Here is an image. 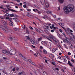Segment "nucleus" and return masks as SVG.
I'll list each match as a JSON object with an SVG mask.
<instances>
[{
  "instance_id": "42",
  "label": "nucleus",
  "mask_w": 75,
  "mask_h": 75,
  "mask_svg": "<svg viewBox=\"0 0 75 75\" xmlns=\"http://www.w3.org/2000/svg\"><path fill=\"white\" fill-rule=\"evenodd\" d=\"M10 17H14V15L13 14H11L10 15Z\"/></svg>"
},
{
  "instance_id": "31",
  "label": "nucleus",
  "mask_w": 75,
  "mask_h": 75,
  "mask_svg": "<svg viewBox=\"0 0 75 75\" xmlns=\"http://www.w3.org/2000/svg\"><path fill=\"white\" fill-rule=\"evenodd\" d=\"M26 33L27 34H29V32L28 30V29H26Z\"/></svg>"
},
{
  "instance_id": "18",
  "label": "nucleus",
  "mask_w": 75,
  "mask_h": 75,
  "mask_svg": "<svg viewBox=\"0 0 75 75\" xmlns=\"http://www.w3.org/2000/svg\"><path fill=\"white\" fill-rule=\"evenodd\" d=\"M34 29L36 30V31H37L38 33H40V30H38L37 28H34Z\"/></svg>"
},
{
  "instance_id": "13",
  "label": "nucleus",
  "mask_w": 75,
  "mask_h": 75,
  "mask_svg": "<svg viewBox=\"0 0 75 75\" xmlns=\"http://www.w3.org/2000/svg\"><path fill=\"white\" fill-rule=\"evenodd\" d=\"M40 2L42 5L44 4L45 3V0H40Z\"/></svg>"
},
{
  "instance_id": "54",
  "label": "nucleus",
  "mask_w": 75,
  "mask_h": 75,
  "mask_svg": "<svg viewBox=\"0 0 75 75\" xmlns=\"http://www.w3.org/2000/svg\"><path fill=\"white\" fill-rule=\"evenodd\" d=\"M58 47H59V48H62V47L61 46H60V45H58Z\"/></svg>"
},
{
  "instance_id": "38",
  "label": "nucleus",
  "mask_w": 75,
  "mask_h": 75,
  "mask_svg": "<svg viewBox=\"0 0 75 75\" xmlns=\"http://www.w3.org/2000/svg\"><path fill=\"white\" fill-rule=\"evenodd\" d=\"M62 34H63V35L64 36V37H66V35L65 34V33H63Z\"/></svg>"
},
{
  "instance_id": "28",
  "label": "nucleus",
  "mask_w": 75,
  "mask_h": 75,
  "mask_svg": "<svg viewBox=\"0 0 75 75\" xmlns=\"http://www.w3.org/2000/svg\"><path fill=\"white\" fill-rule=\"evenodd\" d=\"M42 40V38L40 37L38 39V41H41V40Z\"/></svg>"
},
{
  "instance_id": "35",
  "label": "nucleus",
  "mask_w": 75,
  "mask_h": 75,
  "mask_svg": "<svg viewBox=\"0 0 75 75\" xmlns=\"http://www.w3.org/2000/svg\"><path fill=\"white\" fill-rule=\"evenodd\" d=\"M44 31L45 32V33H48V30H47V29H45L44 30Z\"/></svg>"
},
{
  "instance_id": "4",
  "label": "nucleus",
  "mask_w": 75,
  "mask_h": 75,
  "mask_svg": "<svg viewBox=\"0 0 75 75\" xmlns=\"http://www.w3.org/2000/svg\"><path fill=\"white\" fill-rule=\"evenodd\" d=\"M6 6L7 7V8H8V10H10V11H11L12 12H16V13H17V12H18V11H16L13 9L8 8V7H9V8H10V5H6Z\"/></svg>"
},
{
  "instance_id": "53",
  "label": "nucleus",
  "mask_w": 75,
  "mask_h": 75,
  "mask_svg": "<svg viewBox=\"0 0 75 75\" xmlns=\"http://www.w3.org/2000/svg\"><path fill=\"white\" fill-rule=\"evenodd\" d=\"M59 31H60V33H62V30L60 29L59 30Z\"/></svg>"
},
{
  "instance_id": "62",
  "label": "nucleus",
  "mask_w": 75,
  "mask_h": 75,
  "mask_svg": "<svg viewBox=\"0 0 75 75\" xmlns=\"http://www.w3.org/2000/svg\"><path fill=\"white\" fill-rule=\"evenodd\" d=\"M55 69L56 70H57V71H59V69H58L57 68H56Z\"/></svg>"
},
{
  "instance_id": "46",
  "label": "nucleus",
  "mask_w": 75,
  "mask_h": 75,
  "mask_svg": "<svg viewBox=\"0 0 75 75\" xmlns=\"http://www.w3.org/2000/svg\"><path fill=\"white\" fill-rule=\"evenodd\" d=\"M52 64H53V65H55V62H52Z\"/></svg>"
},
{
  "instance_id": "14",
  "label": "nucleus",
  "mask_w": 75,
  "mask_h": 75,
  "mask_svg": "<svg viewBox=\"0 0 75 75\" xmlns=\"http://www.w3.org/2000/svg\"><path fill=\"white\" fill-rule=\"evenodd\" d=\"M30 42H31L32 44H35V40H30Z\"/></svg>"
},
{
  "instance_id": "26",
  "label": "nucleus",
  "mask_w": 75,
  "mask_h": 75,
  "mask_svg": "<svg viewBox=\"0 0 75 75\" xmlns=\"http://www.w3.org/2000/svg\"><path fill=\"white\" fill-rule=\"evenodd\" d=\"M49 36L50 37V38H52H52H53L54 37V36L51 34H49Z\"/></svg>"
},
{
  "instance_id": "55",
  "label": "nucleus",
  "mask_w": 75,
  "mask_h": 75,
  "mask_svg": "<svg viewBox=\"0 0 75 75\" xmlns=\"http://www.w3.org/2000/svg\"><path fill=\"white\" fill-rule=\"evenodd\" d=\"M15 21L16 22L17 21V20H18V19L17 18H15Z\"/></svg>"
},
{
  "instance_id": "51",
  "label": "nucleus",
  "mask_w": 75,
  "mask_h": 75,
  "mask_svg": "<svg viewBox=\"0 0 75 75\" xmlns=\"http://www.w3.org/2000/svg\"><path fill=\"white\" fill-rule=\"evenodd\" d=\"M44 42L42 41L41 42V44H42V45H44Z\"/></svg>"
},
{
  "instance_id": "34",
  "label": "nucleus",
  "mask_w": 75,
  "mask_h": 75,
  "mask_svg": "<svg viewBox=\"0 0 75 75\" xmlns=\"http://www.w3.org/2000/svg\"><path fill=\"white\" fill-rule=\"evenodd\" d=\"M14 30L15 31H17V30H18V29L16 28H14Z\"/></svg>"
},
{
  "instance_id": "1",
  "label": "nucleus",
  "mask_w": 75,
  "mask_h": 75,
  "mask_svg": "<svg viewBox=\"0 0 75 75\" xmlns=\"http://www.w3.org/2000/svg\"><path fill=\"white\" fill-rule=\"evenodd\" d=\"M74 11V6L73 5H69L67 6H65L64 8V11L65 14H69L70 11L73 13Z\"/></svg>"
},
{
  "instance_id": "64",
  "label": "nucleus",
  "mask_w": 75,
  "mask_h": 75,
  "mask_svg": "<svg viewBox=\"0 0 75 75\" xmlns=\"http://www.w3.org/2000/svg\"><path fill=\"white\" fill-rule=\"evenodd\" d=\"M73 71H74V72H75V69H72Z\"/></svg>"
},
{
  "instance_id": "37",
  "label": "nucleus",
  "mask_w": 75,
  "mask_h": 75,
  "mask_svg": "<svg viewBox=\"0 0 75 75\" xmlns=\"http://www.w3.org/2000/svg\"><path fill=\"white\" fill-rule=\"evenodd\" d=\"M26 39H27V40H30V38L28 36H26Z\"/></svg>"
},
{
  "instance_id": "56",
  "label": "nucleus",
  "mask_w": 75,
  "mask_h": 75,
  "mask_svg": "<svg viewBox=\"0 0 75 75\" xmlns=\"http://www.w3.org/2000/svg\"><path fill=\"white\" fill-rule=\"evenodd\" d=\"M69 31H70V32H71V33H73V31H72V30H70Z\"/></svg>"
},
{
  "instance_id": "7",
  "label": "nucleus",
  "mask_w": 75,
  "mask_h": 75,
  "mask_svg": "<svg viewBox=\"0 0 75 75\" xmlns=\"http://www.w3.org/2000/svg\"><path fill=\"white\" fill-rule=\"evenodd\" d=\"M2 52L3 54H6V55H8V51L6 50H3L2 51Z\"/></svg>"
},
{
  "instance_id": "60",
  "label": "nucleus",
  "mask_w": 75,
  "mask_h": 75,
  "mask_svg": "<svg viewBox=\"0 0 75 75\" xmlns=\"http://www.w3.org/2000/svg\"><path fill=\"white\" fill-rule=\"evenodd\" d=\"M71 61L72 62H74H74H75V61H74V60L72 59L71 60Z\"/></svg>"
},
{
  "instance_id": "10",
  "label": "nucleus",
  "mask_w": 75,
  "mask_h": 75,
  "mask_svg": "<svg viewBox=\"0 0 75 75\" xmlns=\"http://www.w3.org/2000/svg\"><path fill=\"white\" fill-rule=\"evenodd\" d=\"M43 52L44 54H47V51L45 49H43Z\"/></svg>"
},
{
  "instance_id": "11",
  "label": "nucleus",
  "mask_w": 75,
  "mask_h": 75,
  "mask_svg": "<svg viewBox=\"0 0 75 75\" xmlns=\"http://www.w3.org/2000/svg\"><path fill=\"white\" fill-rule=\"evenodd\" d=\"M49 4H48L47 2L45 3V6L46 7L48 8V7H49Z\"/></svg>"
},
{
  "instance_id": "24",
  "label": "nucleus",
  "mask_w": 75,
  "mask_h": 75,
  "mask_svg": "<svg viewBox=\"0 0 75 75\" xmlns=\"http://www.w3.org/2000/svg\"><path fill=\"white\" fill-rule=\"evenodd\" d=\"M58 1H59L60 3H62L64 2V0H58Z\"/></svg>"
},
{
  "instance_id": "48",
  "label": "nucleus",
  "mask_w": 75,
  "mask_h": 75,
  "mask_svg": "<svg viewBox=\"0 0 75 75\" xmlns=\"http://www.w3.org/2000/svg\"><path fill=\"white\" fill-rule=\"evenodd\" d=\"M5 16H9V14L8 13H6Z\"/></svg>"
},
{
  "instance_id": "22",
  "label": "nucleus",
  "mask_w": 75,
  "mask_h": 75,
  "mask_svg": "<svg viewBox=\"0 0 75 75\" xmlns=\"http://www.w3.org/2000/svg\"><path fill=\"white\" fill-rule=\"evenodd\" d=\"M46 13L47 14H51L52 12L50 11H46Z\"/></svg>"
},
{
  "instance_id": "44",
  "label": "nucleus",
  "mask_w": 75,
  "mask_h": 75,
  "mask_svg": "<svg viewBox=\"0 0 75 75\" xmlns=\"http://www.w3.org/2000/svg\"><path fill=\"white\" fill-rule=\"evenodd\" d=\"M27 11H31V9H27Z\"/></svg>"
},
{
  "instance_id": "52",
  "label": "nucleus",
  "mask_w": 75,
  "mask_h": 75,
  "mask_svg": "<svg viewBox=\"0 0 75 75\" xmlns=\"http://www.w3.org/2000/svg\"><path fill=\"white\" fill-rule=\"evenodd\" d=\"M44 16L46 18H48V17L47 15H45Z\"/></svg>"
},
{
  "instance_id": "49",
  "label": "nucleus",
  "mask_w": 75,
  "mask_h": 75,
  "mask_svg": "<svg viewBox=\"0 0 75 75\" xmlns=\"http://www.w3.org/2000/svg\"><path fill=\"white\" fill-rule=\"evenodd\" d=\"M30 63L32 64V65H34V64H35V63H34V62H31Z\"/></svg>"
},
{
  "instance_id": "29",
  "label": "nucleus",
  "mask_w": 75,
  "mask_h": 75,
  "mask_svg": "<svg viewBox=\"0 0 75 75\" xmlns=\"http://www.w3.org/2000/svg\"><path fill=\"white\" fill-rule=\"evenodd\" d=\"M46 38H47V40H49V41H51V42H52V40H51L49 38H48V37L47 36V37H46Z\"/></svg>"
},
{
  "instance_id": "3",
  "label": "nucleus",
  "mask_w": 75,
  "mask_h": 75,
  "mask_svg": "<svg viewBox=\"0 0 75 75\" xmlns=\"http://www.w3.org/2000/svg\"><path fill=\"white\" fill-rule=\"evenodd\" d=\"M2 30L6 34H7V33H9V32H10V30H9V29H8V27H7L6 26V27H5V29L2 28Z\"/></svg>"
},
{
  "instance_id": "9",
  "label": "nucleus",
  "mask_w": 75,
  "mask_h": 75,
  "mask_svg": "<svg viewBox=\"0 0 75 75\" xmlns=\"http://www.w3.org/2000/svg\"><path fill=\"white\" fill-rule=\"evenodd\" d=\"M19 55L20 56V57H21V58H22L24 60L25 57L23 56V55H22V54H21V53H19Z\"/></svg>"
},
{
  "instance_id": "57",
  "label": "nucleus",
  "mask_w": 75,
  "mask_h": 75,
  "mask_svg": "<svg viewBox=\"0 0 75 75\" xmlns=\"http://www.w3.org/2000/svg\"><path fill=\"white\" fill-rule=\"evenodd\" d=\"M60 11V7L59 6L58 9V11Z\"/></svg>"
},
{
  "instance_id": "32",
  "label": "nucleus",
  "mask_w": 75,
  "mask_h": 75,
  "mask_svg": "<svg viewBox=\"0 0 75 75\" xmlns=\"http://www.w3.org/2000/svg\"><path fill=\"white\" fill-rule=\"evenodd\" d=\"M24 61H25L26 62H28V59H26V58H25L24 59Z\"/></svg>"
},
{
  "instance_id": "16",
  "label": "nucleus",
  "mask_w": 75,
  "mask_h": 75,
  "mask_svg": "<svg viewBox=\"0 0 75 75\" xmlns=\"http://www.w3.org/2000/svg\"><path fill=\"white\" fill-rule=\"evenodd\" d=\"M52 39L53 40L54 42H57V41L56 39H55V38L54 37L52 38Z\"/></svg>"
},
{
  "instance_id": "36",
  "label": "nucleus",
  "mask_w": 75,
  "mask_h": 75,
  "mask_svg": "<svg viewBox=\"0 0 75 75\" xmlns=\"http://www.w3.org/2000/svg\"><path fill=\"white\" fill-rule=\"evenodd\" d=\"M0 18H1V19H4V17L3 16H0Z\"/></svg>"
},
{
  "instance_id": "40",
  "label": "nucleus",
  "mask_w": 75,
  "mask_h": 75,
  "mask_svg": "<svg viewBox=\"0 0 75 75\" xmlns=\"http://www.w3.org/2000/svg\"><path fill=\"white\" fill-rule=\"evenodd\" d=\"M73 25H74V27L73 28L74 30L75 31V24L73 23Z\"/></svg>"
},
{
  "instance_id": "63",
  "label": "nucleus",
  "mask_w": 75,
  "mask_h": 75,
  "mask_svg": "<svg viewBox=\"0 0 75 75\" xmlns=\"http://www.w3.org/2000/svg\"><path fill=\"white\" fill-rule=\"evenodd\" d=\"M46 26H45V27H44V29H47V28H46Z\"/></svg>"
},
{
  "instance_id": "47",
  "label": "nucleus",
  "mask_w": 75,
  "mask_h": 75,
  "mask_svg": "<svg viewBox=\"0 0 75 75\" xmlns=\"http://www.w3.org/2000/svg\"><path fill=\"white\" fill-rule=\"evenodd\" d=\"M40 49H41V50H42V49H43V47H42V46H40Z\"/></svg>"
},
{
  "instance_id": "20",
  "label": "nucleus",
  "mask_w": 75,
  "mask_h": 75,
  "mask_svg": "<svg viewBox=\"0 0 75 75\" xmlns=\"http://www.w3.org/2000/svg\"><path fill=\"white\" fill-rule=\"evenodd\" d=\"M8 41H11L13 40V38H12L10 37L9 38H8Z\"/></svg>"
},
{
  "instance_id": "25",
  "label": "nucleus",
  "mask_w": 75,
  "mask_h": 75,
  "mask_svg": "<svg viewBox=\"0 0 75 75\" xmlns=\"http://www.w3.org/2000/svg\"><path fill=\"white\" fill-rule=\"evenodd\" d=\"M59 24L61 26H64V23H59Z\"/></svg>"
},
{
  "instance_id": "58",
  "label": "nucleus",
  "mask_w": 75,
  "mask_h": 75,
  "mask_svg": "<svg viewBox=\"0 0 75 75\" xmlns=\"http://www.w3.org/2000/svg\"><path fill=\"white\" fill-rule=\"evenodd\" d=\"M29 28L31 29V30H33V28H32L31 26H30Z\"/></svg>"
},
{
  "instance_id": "12",
  "label": "nucleus",
  "mask_w": 75,
  "mask_h": 75,
  "mask_svg": "<svg viewBox=\"0 0 75 75\" xmlns=\"http://www.w3.org/2000/svg\"><path fill=\"white\" fill-rule=\"evenodd\" d=\"M44 45L47 47L48 45V42H44Z\"/></svg>"
},
{
  "instance_id": "33",
  "label": "nucleus",
  "mask_w": 75,
  "mask_h": 75,
  "mask_svg": "<svg viewBox=\"0 0 75 75\" xmlns=\"http://www.w3.org/2000/svg\"><path fill=\"white\" fill-rule=\"evenodd\" d=\"M57 35L59 38H61V35H60V34H59L57 33Z\"/></svg>"
},
{
  "instance_id": "2",
  "label": "nucleus",
  "mask_w": 75,
  "mask_h": 75,
  "mask_svg": "<svg viewBox=\"0 0 75 75\" xmlns=\"http://www.w3.org/2000/svg\"><path fill=\"white\" fill-rule=\"evenodd\" d=\"M17 50L16 49H11L9 51H8V55H14L16 54Z\"/></svg>"
},
{
  "instance_id": "15",
  "label": "nucleus",
  "mask_w": 75,
  "mask_h": 75,
  "mask_svg": "<svg viewBox=\"0 0 75 75\" xmlns=\"http://www.w3.org/2000/svg\"><path fill=\"white\" fill-rule=\"evenodd\" d=\"M9 24L10 26H13V22L11 21L9 22Z\"/></svg>"
},
{
  "instance_id": "27",
  "label": "nucleus",
  "mask_w": 75,
  "mask_h": 75,
  "mask_svg": "<svg viewBox=\"0 0 75 75\" xmlns=\"http://www.w3.org/2000/svg\"><path fill=\"white\" fill-rule=\"evenodd\" d=\"M69 46H70L71 48H73L74 47H73V46L72 45V44H69Z\"/></svg>"
},
{
  "instance_id": "45",
  "label": "nucleus",
  "mask_w": 75,
  "mask_h": 75,
  "mask_svg": "<svg viewBox=\"0 0 75 75\" xmlns=\"http://www.w3.org/2000/svg\"><path fill=\"white\" fill-rule=\"evenodd\" d=\"M15 1H16L18 3H20V0H15Z\"/></svg>"
},
{
  "instance_id": "43",
  "label": "nucleus",
  "mask_w": 75,
  "mask_h": 75,
  "mask_svg": "<svg viewBox=\"0 0 75 75\" xmlns=\"http://www.w3.org/2000/svg\"><path fill=\"white\" fill-rule=\"evenodd\" d=\"M64 46L65 47V48H66L67 49H68V47H67V46L65 44H64Z\"/></svg>"
},
{
  "instance_id": "21",
  "label": "nucleus",
  "mask_w": 75,
  "mask_h": 75,
  "mask_svg": "<svg viewBox=\"0 0 75 75\" xmlns=\"http://www.w3.org/2000/svg\"><path fill=\"white\" fill-rule=\"evenodd\" d=\"M57 50V48H54L52 50V52H54Z\"/></svg>"
},
{
  "instance_id": "6",
  "label": "nucleus",
  "mask_w": 75,
  "mask_h": 75,
  "mask_svg": "<svg viewBox=\"0 0 75 75\" xmlns=\"http://www.w3.org/2000/svg\"><path fill=\"white\" fill-rule=\"evenodd\" d=\"M1 23L2 24H3V25H6V26H7L8 25L7 23L3 20H1Z\"/></svg>"
},
{
  "instance_id": "19",
  "label": "nucleus",
  "mask_w": 75,
  "mask_h": 75,
  "mask_svg": "<svg viewBox=\"0 0 75 75\" xmlns=\"http://www.w3.org/2000/svg\"><path fill=\"white\" fill-rule=\"evenodd\" d=\"M68 64H69V65H70V66H72V64L69 61H68Z\"/></svg>"
},
{
  "instance_id": "61",
  "label": "nucleus",
  "mask_w": 75,
  "mask_h": 75,
  "mask_svg": "<svg viewBox=\"0 0 75 75\" xmlns=\"http://www.w3.org/2000/svg\"><path fill=\"white\" fill-rule=\"evenodd\" d=\"M6 19H7V20H8V19L9 18V17H6Z\"/></svg>"
},
{
  "instance_id": "50",
  "label": "nucleus",
  "mask_w": 75,
  "mask_h": 75,
  "mask_svg": "<svg viewBox=\"0 0 75 75\" xmlns=\"http://www.w3.org/2000/svg\"><path fill=\"white\" fill-rule=\"evenodd\" d=\"M28 61H29V62H31V60L30 59H28Z\"/></svg>"
},
{
  "instance_id": "30",
  "label": "nucleus",
  "mask_w": 75,
  "mask_h": 75,
  "mask_svg": "<svg viewBox=\"0 0 75 75\" xmlns=\"http://www.w3.org/2000/svg\"><path fill=\"white\" fill-rule=\"evenodd\" d=\"M18 75H23V72H20L19 73Z\"/></svg>"
},
{
  "instance_id": "41",
  "label": "nucleus",
  "mask_w": 75,
  "mask_h": 75,
  "mask_svg": "<svg viewBox=\"0 0 75 75\" xmlns=\"http://www.w3.org/2000/svg\"><path fill=\"white\" fill-rule=\"evenodd\" d=\"M38 12H37V13H38V14H41V12H40V11H37Z\"/></svg>"
},
{
  "instance_id": "59",
  "label": "nucleus",
  "mask_w": 75,
  "mask_h": 75,
  "mask_svg": "<svg viewBox=\"0 0 75 75\" xmlns=\"http://www.w3.org/2000/svg\"><path fill=\"white\" fill-rule=\"evenodd\" d=\"M67 30H68V31H69L70 30V29H69V28H67Z\"/></svg>"
},
{
  "instance_id": "39",
  "label": "nucleus",
  "mask_w": 75,
  "mask_h": 75,
  "mask_svg": "<svg viewBox=\"0 0 75 75\" xmlns=\"http://www.w3.org/2000/svg\"><path fill=\"white\" fill-rule=\"evenodd\" d=\"M12 20V18H9V19H8V21H11Z\"/></svg>"
},
{
  "instance_id": "8",
  "label": "nucleus",
  "mask_w": 75,
  "mask_h": 75,
  "mask_svg": "<svg viewBox=\"0 0 75 75\" xmlns=\"http://www.w3.org/2000/svg\"><path fill=\"white\" fill-rule=\"evenodd\" d=\"M65 42L67 43H68L69 42V39L68 38L65 37Z\"/></svg>"
},
{
  "instance_id": "23",
  "label": "nucleus",
  "mask_w": 75,
  "mask_h": 75,
  "mask_svg": "<svg viewBox=\"0 0 75 75\" xmlns=\"http://www.w3.org/2000/svg\"><path fill=\"white\" fill-rule=\"evenodd\" d=\"M50 57L51 58H54V55H53L52 54H51L50 55Z\"/></svg>"
},
{
  "instance_id": "17",
  "label": "nucleus",
  "mask_w": 75,
  "mask_h": 75,
  "mask_svg": "<svg viewBox=\"0 0 75 75\" xmlns=\"http://www.w3.org/2000/svg\"><path fill=\"white\" fill-rule=\"evenodd\" d=\"M33 11L35 13H37L38 11V10L37 9H33Z\"/></svg>"
},
{
  "instance_id": "5",
  "label": "nucleus",
  "mask_w": 75,
  "mask_h": 75,
  "mask_svg": "<svg viewBox=\"0 0 75 75\" xmlns=\"http://www.w3.org/2000/svg\"><path fill=\"white\" fill-rule=\"evenodd\" d=\"M65 32L66 34L67 35H69V36H70L71 34V35L73 37V38H75V36H74V35H73V34L72 33H71V32H69V31L67 30H66L65 31Z\"/></svg>"
}]
</instances>
